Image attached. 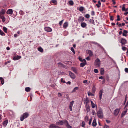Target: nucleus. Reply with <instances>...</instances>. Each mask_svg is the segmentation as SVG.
<instances>
[{
  "label": "nucleus",
  "instance_id": "1",
  "mask_svg": "<svg viewBox=\"0 0 128 128\" xmlns=\"http://www.w3.org/2000/svg\"><path fill=\"white\" fill-rule=\"evenodd\" d=\"M29 114L27 112H25L21 116L20 118V120L23 121L28 116Z\"/></svg>",
  "mask_w": 128,
  "mask_h": 128
},
{
  "label": "nucleus",
  "instance_id": "2",
  "mask_svg": "<svg viewBox=\"0 0 128 128\" xmlns=\"http://www.w3.org/2000/svg\"><path fill=\"white\" fill-rule=\"evenodd\" d=\"M97 114L98 117L100 118H102L103 117V114L102 110L98 111L97 112Z\"/></svg>",
  "mask_w": 128,
  "mask_h": 128
},
{
  "label": "nucleus",
  "instance_id": "3",
  "mask_svg": "<svg viewBox=\"0 0 128 128\" xmlns=\"http://www.w3.org/2000/svg\"><path fill=\"white\" fill-rule=\"evenodd\" d=\"M95 65L96 66H99L100 64V61L99 59L97 58L94 62Z\"/></svg>",
  "mask_w": 128,
  "mask_h": 128
},
{
  "label": "nucleus",
  "instance_id": "4",
  "mask_svg": "<svg viewBox=\"0 0 128 128\" xmlns=\"http://www.w3.org/2000/svg\"><path fill=\"white\" fill-rule=\"evenodd\" d=\"M84 20V18L82 16L79 17L78 19V21L79 23L82 22Z\"/></svg>",
  "mask_w": 128,
  "mask_h": 128
},
{
  "label": "nucleus",
  "instance_id": "5",
  "mask_svg": "<svg viewBox=\"0 0 128 128\" xmlns=\"http://www.w3.org/2000/svg\"><path fill=\"white\" fill-rule=\"evenodd\" d=\"M64 124L68 128H72V126L69 124L68 121L66 120H65L64 122Z\"/></svg>",
  "mask_w": 128,
  "mask_h": 128
},
{
  "label": "nucleus",
  "instance_id": "6",
  "mask_svg": "<svg viewBox=\"0 0 128 128\" xmlns=\"http://www.w3.org/2000/svg\"><path fill=\"white\" fill-rule=\"evenodd\" d=\"M64 120H59L58 122H56V124L57 125H62L64 124Z\"/></svg>",
  "mask_w": 128,
  "mask_h": 128
},
{
  "label": "nucleus",
  "instance_id": "7",
  "mask_svg": "<svg viewBox=\"0 0 128 128\" xmlns=\"http://www.w3.org/2000/svg\"><path fill=\"white\" fill-rule=\"evenodd\" d=\"M82 63H81L80 64V66L81 67H83L86 64V61L85 59H84Z\"/></svg>",
  "mask_w": 128,
  "mask_h": 128
},
{
  "label": "nucleus",
  "instance_id": "8",
  "mask_svg": "<svg viewBox=\"0 0 128 128\" xmlns=\"http://www.w3.org/2000/svg\"><path fill=\"white\" fill-rule=\"evenodd\" d=\"M120 109L117 108L114 111V114L116 116H117L120 111Z\"/></svg>",
  "mask_w": 128,
  "mask_h": 128
},
{
  "label": "nucleus",
  "instance_id": "9",
  "mask_svg": "<svg viewBox=\"0 0 128 128\" xmlns=\"http://www.w3.org/2000/svg\"><path fill=\"white\" fill-rule=\"evenodd\" d=\"M74 102V101L72 100L70 104L69 108L70 111H72V106Z\"/></svg>",
  "mask_w": 128,
  "mask_h": 128
},
{
  "label": "nucleus",
  "instance_id": "10",
  "mask_svg": "<svg viewBox=\"0 0 128 128\" xmlns=\"http://www.w3.org/2000/svg\"><path fill=\"white\" fill-rule=\"evenodd\" d=\"M86 52L88 54H89L90 56H92L93 55L92 52L90 50H86Z\"/></svg>",
  "mask_w": 128,
  "mask_h": 128
},
{
  "label": "nucleus",
  "instance_id": "11",
  "mask_svg": "<svg viewBox=\"0 0 128 128\" xmlns=\"http://www.w3.org/2000/svg\"><path fill=\"white\" fill-rule=\"evenodd\" d=\"M120 42L122 45L124 44L127 42V41L124 38H122Z\"/></svg>",
  "mask_w": 128,
  "mask_h": 128
},
{
  "label": "nucleus",
  "instance_id": "12",
  "mask_svg": "<svg viewBox=\"0 0 128 128\" xmlns=\"http://www.w3.org/2000/svg\"><path fill=\"white\" fill-rule=\"evenodd\" d=\"M45 30L47 32H51L52 30L50 27H45L44 28Z\"/></svg>",
  "mask_w": 128,
  "mask_h": 128
},
{
  "label": "nucleus",
  "instance_id": "13",
  "mask_svg": "<svg viewBox=\"0 0 128 128\" xmlns=\"http://www.w3.org/2000/svg\"><path fill=\"white\" fill-rule=\"evenodd\" d=\"M69 75L72 78L74 79L75 78V76L74 74L71 72H69Z\"/></svg>",
  "mask_w": 128,
  "mask_h": 128
},
{
  "label": "nucleus",
  "instance_id": "14",
  "mask_svg": "<svg viewBox=\"0 0 128 128\" xmlns=\"http://www.w3.org/2000/svg\"><path fill=\"white\" fill-rule=\"evenodd\" d=\"M103 93L102 90H101L99 91V96L100 100H101L102 99V93Z\"/></svg>",
  "mask_w": 128,
  "mask_h": 128
},
{
  "label": "nucleus",
  "instance_id": "15",
  "mask_svg": "<svg viewBox=\"0 0 128 128\" xmlns=\"http://www.w3.org/2000/svg\"><path fill=\"white\" fill-rule=\"evenodd\" d=\"M13 11L11 9H9L6 12L7 14H12Z\"/></svg>",
  "mask_w": 128,
  "mask_h": 128
},
{
  "label": "nucleus",
  "instance_id": "16",
  "mask_svg": "<svg viewBox=\"0 0 128 128\" xmlns=\"http://www.w3.org/2000/svg\"><path fill=\"white\" fill-rule=\"evenodd\" d=\"M86 110L88 112L90 110V107L88 104H86Z\"/></svg>",
  "mask_w": 128,
  "mask_h": 128
},
{
  "label": "nucleus",
  "instance_id": "17",
  "mask_svg": "<svg viewBox=\"0 0 128 128\" xmlns=\"http://www.w3.org/2000/svg\"><path fill=\"white\" fill-rule=\"evenodd\" d=\"M97 124L96 120V119H94L92 122V125L94 126H95Z\"/></svg>",
  "mask_w": 128,
  "mask_h": 128
},
{
  "label": "nucleus",
  "instance_id": "18",
  "mask_svg": "<svg viewBox=\"0 0 128 128\" xmlns=\"http://www.w3.org/2000/svg\"><path fill=\"white\" fill-rule=\"evenodd\" d=\"M21 58V56H17L14 57L13 58V59L14 60H17L20 58Z\"/></svg>",
  "mask_w": 128,
  "mask_h": 128
},
{
  "label": "nucleus",
  "instance_id": "19",
  "mask_svg": "<svg viewBox=\"0 0 128 128\" xmlns=\"http://www.w3.org/2000/svg\"><path fill=\"white\" fill-rule=\"evenodd\" d=\"M86 24L84 22L82 23L81 24V26L83 28H85L86 26Z\"/></svg>",
  "mask_w": 128,
  "mask_h": 128
},
{
  "label": "nucleus",
  "instance_id": "20",
  "mask_svg": "<svg viewBox=\"0 0 128 128\" xmlns=\"http://www.w3.org/2000/svg\"><path fill=\"white\" fill-rule=\"evenodd\" d=\"M8 123V120H6L4 121L2 123L3 125L4 126H6Z\"/></svg>",
  "mask_w": 128,
  "mask_h": 128
},
{
  "label": "nucleus",
  "instance_id": "21",
  "mask_svg": "<svg viewBox=\"0 0 128 128\" xmlns=\"http://www.w3.org/2000/svg\"><path fill=\"white\" fill-rule=\"evenodd\" d=\"M57 127V126H56L54 124H52L50 125L49 128H56Z\"/></svg>",
  "mask_w": 128,
  "mask_h": 128
},
{
  "label": "nucleus",
  "instance_id": "22",
  "mask_svg": "<svg viewBox=\"0 0 128 128\" xmlns=\"http://www.w3.org/2000/svg\"><path fill=\"white\" fill-rule=\"evenodd\" d=\"M0 82H1L2 84H3L4 82V80L2 78H0Z\"/></svg>",
  "mask_w": 128,
  "mask_h": 128
},
{
  "label": "nucleus",
  "instance_id": "23",
  "mask_svg": "<svg viewBox=\"0 0 128 128\" xmlns=\"http://www.w3.org/2000/svg\"><path fill=\"white\" fill-rule=\"evenodd\" d=\"M68 26V22H66L64 24L63 27L64 28H66Z\"/></svg>",
  "mask_w": 128,
  "mask_h": 128
},
{
  "label": "nucleus",
  "instance_id": "24",
  "mask_svg": "<svg viewBox=\"0 0 128 128\" xmlns=\"http://www.w3.org/2000/svg\"><path fill=\"white\" fill-rule=\"evenodd\" d=\"M58 66L60 67H64V64H63L62 63L60 62L59 63H58Z\"/></svg>",
  "mask_w": 128,
  "mask_h": 128
},
{
  "label": "nucleus",
  "instance_id": "25",
  "mask_svg": "<svg viewBox=\"0 0 128 128\" xmlns=\"http://www.w3.org/2000/svg\"><path fill=\"white\" fill-rule=\"evenodd\" d=\"M72 70L74 71V72L75 73H77V72L76 68L75 67H72Z\"/></svg>",
  "mask_w": 128,
  "mask_h": 128
},
{
  "label": "nucleus",
  "instance_id": "26",
  "mask_svg": "<svg viewBox=\"0 0 128 128\" xmlns=\"http://www.w3.org/2000/svg\"><path fill=\"white\" fill-rule=\"evenodd\" d=\"M38 50L40 52H43V49L41 47L38 48Z\"/></svg>",
  "mask_w": 128,
  "mask_h": 128
},
{
  "label": "nucleus",
  "instance_id": "27",
  "mask_svg": "<svg viewBox=\"0 0 128 128\" xmlns=\"http://www.w3.org/2000/svg\"><path fill=\"white\" fill-rule=\"evenodd\" d=\"M84 8L83 6L80 7L79 9V11L80 12H82L84 10Z\"/></svg>",
  "mask_w": 128,
  "mask_h": 128
},
{
  "label": "nucleus",
  "instance_id": "28",
  "mask_svg": "<svg viewBox=\"0 0 128 128\" xmlns=\"http://www.w3.org/2000/svg\"><path fill=\"white\" fill-rule=\"evenodd\" d=\"M25 90L26 92H29L30 91V88L29 87H26L25 88Z\"/></svg>",
  "mask_w": 128,
  "mask_h": 128
},
{
  "label": "nucleus",
  "instance_id": "29",
  "mask_svg": "<svg viewBox=\"0 0 128 128\" xmlns=\"http://www.w3.org/2000/svg\"><path fill=\"white\" fill-rule=\"evenodd\" d=\"M78 87H76L73 90H72V92H76V91L78 90Z\"/></svg>",
  "mask_w": 128,
  "mask_h": 128
},
{
  "label": "nucleus",
  "instance_id": "30",
  "mask_svg": "<svg viewBox=\"0 0 128 128\" xmlns=\"http://www.w3.org/2000/svg\"><path fill=\"white\" fill-rule=\"evenodd\" d=\"M3 30L4 31V32H5L6 33H7V28L5 26H4L3 27Z\"/></svg>",
  "mask_w": 128,
  "mask_h": 128
},
{
  "label": "nucleus",
  "instance_id": "31",
  "mask_svg": "<svg viewBox=\"0 0 128 128\" xmlns=\"http://www.w3.org/2000/svg\"><path fill=\"white\" fill-rule=\"evenodd\" d=\"M0 34L3 36H4L5 35L4 32L1 30H0Z\"/></svg>",
  "mask_w": 128,
  "mask_h": 128
},
{
  "label": "nucleus",
  "instance_id": "32",
  "mask_svg": "<svg viewBox=\"0 0 128 128\" xmlns=\"http://www.w3.org/2000/svg\"><path fill=\"white\" fill-rule=\"evenodd\" d=\"M91 105H92V107L93 108H94L95 107V104L92 101L91 102Z\"/></svg>",
  "mask_w": 128,
  "mask_h": 128
},
{
  "label": "nucleus",
  "instance_id": "33",
  "mask_svg": "<svg viewBox=\"0 0 128 128\" xmlns=\"http://www.w3.org/2000/svg\"><path fill=\"white\" fill-rule=\"evenodd\" d=\"M88 96H94V94H92L90 92H88Z\"/></svg>",
  "mask_w": 128,
  "mask_h": 128
},
{
  "label": "nucleus",
  "instance_id": "34",
  "mask_svg": "<svg viewBox=\"0 0 128 128\" xmlns=\"http://www.w3.org/2000/svg\"><path fill=\"white\" fill-rule=\"evenodd\" d=\"M69 4L72 6L74 5V2L72 0H70L69 1Z\"/></svg>",
  "mask_w": 128,
  "mask_h": 128
},
{
  "label": "nucleus",
  "instance_id": "35",
  "mask_svg": "<svg viewBox=\"0 0 128 128\" xmlns=\"http://www.w3.org/2000/svg\"><path fill=\"white\" fill-rule=\"evenodd\" d=\"M5 13V11L4 10H2L0 12V14H3Z\"/></svg>",
  "mask_w": 128,
  "mask_h": 128
},
{
  "label": "nucleus",
  "instance_id": "36",
  "mask_svg": "<svg viewBox=\"0 0 128 128\" xmlns=\"http://www.w3.org/2000/svg\"><path fill=\"white\" fill-rule=\"evenodd\" d=\"M2 20V22H4L5 20V18L4 16H3L2 18H1Z\"/></svg>",
  "mask_w": 128,
  "mask_h": 128
},
{
  "label": "nucleus",
  "instance_id": "37",
  "mask_svg": "<svg viewBox=\"0 0 128 128\" xmlns=\"http://www.w3.org/2000/svg\"><path fill=\"white\" fill-rule=\"evenodd\" d=\"M51 2L52 3L54 4H56L57 3V2L56 0H53L51 1Z\"/></svg>",
  "mask_w": 128,
  "mask_h": 128
},
{
  "label": "nucleus",
  "instance_id": "38",
  "mask_svg": "<svg viewBox=\"0 0 128 128\" xmlns=\"http://www.w3.org/2000/svg\"><path fill=\"white\" fill-rule=\"evenodd\" d=\"M125 10H126V9L124 7V4L122 8V10L123 11H124L125 12Z\"/></svg>",
  "mask_w": 128,
  "mask_h": 128
},
{
  "label": "nucleus",
  "instance_id": "39",
  "mask_svg": "<svg viewBox=\"0 0 128 128\" xmlns=\"http://www.w3.org/2000/svg\"><path fill=\"white\" fill-rule=\"evenodd\" d=\"M85 102L86 104L88 103L89 102V100L88 98H86L85 100Z\"/></svg>",
  "mask_w": 128,
  "mask_h": 128
},
{
  "label": "nucleus",
  "instance_id": "40",
  "mask_svg": "<svg viewBox=\"0 0 128 128\" xmlns=\"http://www.w3.org/2000/svg\"><path fill=\"white\" fill-rule=\"evenodd\" d=\"M104 70L102 69H101L100 70V73L102 75L104 73Z\"/></svg>",
  "mask_w": 128,
  "mask_h": 128
},
{
  "label": "nucleus",
  "instance_id": "41",
  "mask_svg": "<svg viewBox=\"0 0 128 128\" xmlns=\"http://www.w3.org/2000/svg\"><path fill=\"white\" fill-rule=\"evenodd\" d=\"M71 50L72 52L74 53V54H75V52L74 50L73 47H72L71 48Z\"/></svg>",
  "mask_w": 128,
  "mask_h": 128
},
{
  "label": "nucleus",
  "instance_id": "42",
  "mask_svg": "<svg viewBox=\"0 0 128 128\" xmlns=\"http://www.w3.org/2000/svg\"><path fill=\"white\" fill-rule=\"evenodd\" d=\"M85 17L86 18H88L90 17V15L88 14H86L85 16Z\"/></svg>",
  "mask_w": 128,
  "mask_h": 128
},
{
  "label": "nucleus",
  "instance_id": "43",
  "mask_svg": "<svg viewBox=\"0 0 128 128\" xmlns=\"http://www.w3.org/2000/svg\"><path fill=\"white\" fill-rule=\"evenodd\" d=\"M94 72L96 73H97L98 72V70L97 69H94Z\"/></svg>",
  "mask_w": 128,
  "mask_h": 128
},
{
  "label": "nucleus",
  "instance_id": "44",
  "mask_svg": "<svg viewBox=\"0 0 128 128\" xmlns=\"http://www.w3.org/2000/svg\"><path fill=\"white\" fill-rule=\"evenodd\" d=\"M104 128H109V126L106 124L104 126Z\"/></svg>",
  "mask_w": 128,
  "mask_h": 128
},
{
  "label": "nucleus",
  "instance_id": "45",
  "mask_svg": "<svg viewBox=\"0 0 128 128\" xmlns=\"http://www.w3.org/2000/svg\"><path fill=\"white\" fill-rule=\"evenodd\" d=\"M63 21V20H62L60 22H59V24L60 26H61L62 25Z\"/></svg>",
  "mask_w": 128,
  "mask_h": 128
},
{
  "label": "nucleus",
  "instance_id": "46",
  "mask_svg": "<svg viewBox=\"0 0 128 128\" xmlns=\"http://www.w3.org/2000/svg\"><path fill=\"white\" fill-rule=\"evenodd\" d=\"M61 81L62 82H63L64 83H66L65 81L64 80V79L62 78L61 79Z\"/></svg>",
  "mask_w": 128,
  "mask_h": 128
},
{
  "label": "nucleus",
  "instance_id": "47",
  "mask_svg": "<svg viewBox=\"0 0 128 128\" xmlns=\"http://www.w3.org/2000/svg\"><path fill=\"white\" fill-rule=\"evenodd\" d=\"M110 19L111 20H114V16H110Z\"/></svg>",
  "mask_w": 128,
  "mask_h": 128
},
{
  "label": "nucleus",
  "instance_id": "48",
  "mask_svg": "<svg viewBox=\"0 0 128 128\" xmlns=\"http://www.w3.org/2000/svg\"><path fill=\"white\" fill-rule=\"evenodd\" d=\"M96 90L95 88H93L92 89V91L93 92H95Z\"/></svg>",
  "mask_w": 128,
  "mask_h": 128
},
{
  "label": "nucleus",
  "instance_id": "49",
  "mask_svg": "<svg viewBox=\"0 0 128 128\" xmlns=\"http://www.w3.org/2000/svg\"><path fill=\"white\" fill-rule=\"evenodd\" d=\"M91 15L92 16H94V11H92L91 12Z\"/></svg>",
  "mask_w": 128,
  "mask_h": 128
},
{
  "label": "nucleus",
  "instance_id": "50",
  "mask_svg": "<svg viewBox=\"0 0 128 128\" xmlns=\"http://www.w3.org/2000/svg\"><path fill=\"white\" fill-rule=\"evenodd\" d=\"M86 59L88 60H90V58L88 56L86 58Z\"/></svg>",
  "mask_w": 128,
  "mask_h": 128
},
{
  "label": "nucleus",
  "instance_id": "51",
  "mask_svg": "<svg viewBox=\"0 0 128 128\" xmlns=\"http://www.w3.org/2000/svg\"><path fill=\"white\" fill-rule=\"evenodd\" d=\"M122 49L124 51H125L126 49V48L125 47H123L122 48Z\"/></svg>",
  "mask_w": 128,
  "mask_h": 128
},
{
  "label": "nucleus",
  "instance_id": "52",
  "mask_svg": "<svg viewBox=\"0 0 128 128\" xmlns=\"http://www.w3.org/2000/svg\"><path fill=\"white\" fill-rule=\"evenodd\" d=\"M123 32H124L123 33L126 34L128 33V32L127 30H123Z\"/></svg>",
  "mask_w": 128,
  "mask_h": 128
},
{
  "label": "nucleus",
  "instance_id": "53",
  "mask_svg": "<svg viewBox=\"0 0 128 128\" xmlns=\"http://www.w3.org/2000/svg\"><path fill=\"white\" fill-rule=\"evenodd\" d=\"M78 59H79V60L81 62H83V59L82 60V58H80V57H79L78 58Z\"/></svg>",
  "mask_w": 128,
  "mask_h": 128
},
{
  "label": "nucleus",
  "instance_id": "54",
  "mask_svg": "<svg viewBox=\"0 0 128 128\" xmlns=\"http://www.w3.org/2000/svg\"><path fill=\"white\" fill-rule=\"evenodd\" d=\"M124 70L126 72L128 73V68H126L124 69Z\"/></svg>",
  "mask_w": 128,
  "mask_h": 128
},
{
  "label": "nucleus",
  "instance_id": "55",
  "mask_svg": "<svg viewBox=\"0 0 128 128\" xmlns=\"http://www.w3.org/2000/svg\"><path fill=\"white\" fill-rule=\"evenodd\" d=\"M96 6L98 8H99L100 6V5H99L98 4H96Z\"/></svg>",
  "mask_w": 128,
  "mask_h": 128
},
{
  "label": "nucleus",
  "instance_id": "56",
  "mask_svg": "<svg viewBox=\"0 0 128 128\" xmlns=\"http://www.w3.org/2000/svg\"><path fill=\"white\" fill-rule=\"evenodd\" d=\"M125 114H124V112H122L121 115V117L123 116H124L125 115Z\"/></svg>",
  "mask_w": 128,
  "mask_h": 128
},
{
  "label": "nucleus",
  "instance_id": "57",
  "mask_svg": "<svg viewBox=\"0 0 128 128\" xmlns=\"http://www.w3.org/2000/svg\"><path fill=\"white\" fill-rule=\"evenodd\" d=\"M58 96L59 97H60V96H62V94L60 92H58Z\"/></svg>",
  "mask_w": 128,
  "mask_h": 128
},
{
  "label": "nucleus",
  "instance_id": "58",
  "mask_svg": "<svg viewBox=\"0 0 128 128\" xmlns=\"http://www.w3.org/2000/svg\"><path fill=\"white\" fill-rule=\"evenodd\" d=\"M106 121L108 123H109L110 122V121L108 120H106Z\"/></svg>",
  "mask_w": 128,
  "mask_h": 128
},
{
  "label": "nucleus",
  "instance_id": "59",
  "mask_svg": "<svg viewBox=\"0 0 128 128\" xmlns=\"http://www.w3.org/2000/svg\"><path fill=\"white\" fill-rule=\"evenodd\" d=\"M82 127H84L85 126V124L84 122H82Z\"/></svg>",
  "mask_w": 128,
  "mask_h": 128
},
{
  "label": "nucleus",
  "instance_id": "60",
  "mask_svg": "<svg viewBox=\"0 0 128 128\" xmlns=\"http://www.w3.org/2000/svg\"><path fill=\"white\" fill-rule=\"evenodd\" d=\"M90 22L91 23H93L94 22V20H93L90 19Z\"/></svg>",
  "mask_w": 128,
  "mask_h": 128
},
{
  "label": "nucleus",
  "instance_id": "61",
  "mask_svg": "<svg viewBox=\"0 0 128 128\" xmlns=\"http://www.w3.org/2000/svg\"><path fill=\"white\" fill-rule=\"evenodd\" d=\"M91 122H92V119H91L90 120H89V122H88V124L89 125H90L91 124Z\"/></svg>",
  "mask_w": 128,
  "mask_h": 128
},
{
  "label": "nucleus",
  "instance_id": "62",
  "mask_svg": "<svg viewBox=\"0 0 128 128\" xmlns=\"http://www.w3.org/2000/svg\"><path fill=\"white\" fill-rule=\"evenodd\" d=\"M103 77L102 76H100L99 77V79H103Z\"/></svg>",
  "mask_w": 128,
  "mask_h": 128
},
{
  "label": "nucleus",
  "instance_id": "63",
  "mask_svg": "<svg viewBox=\"0 0 128 128\" xmlns=\"http://www.w3.org/2000/svg\"><path fill=\"white\" fill-rule=\"evenodd\" d=\"M67 84H71V82L70 81H68L66 83Z\"/></svg>",
  "mask_w": 128,
  "mask_h": 128
},
{
  "label": "nucleus",
  "instance_id": "64",
  "mask_svg": "<svg viewBox=\"0 0 128 128\" xmlns=\"http://www.w3.org/2000/svg\"><path fill=\"white\" fill-rule=\"evenodd\" d=\"M127 14H128V12L124 13V14L125 16Z\"/></svg>",
  "mask_w": 128,
  "mask_h": 128
}]
</instances>
